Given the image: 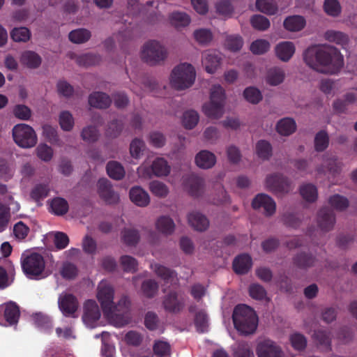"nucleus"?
<instances>
[{"label": "nucleus", "mask_w": 357, "mask_h": 357, "mask_svg": "<svg viewBox=\"0 0 357 357\" xmlns=\"http://www.w3.org/2000/svg\"><path fill=\"white\" fill-rule=\"evenodd\" d=\"M303 60L310 68L323 74H337L344 66L343 56L331 45L309 47L303 53Z\"/></svg>", "instance_id": "1"}, {"label": "nucleus", "mask_w": 357, "mask_h": 357, "mask_svg": "<svg viewBox=\"0 0 357 357\" xmlns=\"http://www.w3.org/2000/svg\"><path fill=\"white\" fill-rule=\"evenodd\" d=\"M232 319L234 328L243 335L255 333L258 326V317L250 307L240 304L234 307Z\"/></svg>", "instance_id": "2"}, {"label": "nucleus", "mask_w": 357, "mask_h": 357, "mask_svg": "<svg viewBox=\"0 0 357 357\" xmlns=\"http://www.w3.org/2000/svg\"><path fill=\"white\" fill-rule=\"evenodd\" d=\"M196 73L194 67L187 63L175 67L171 74V84L177 90L190 87L195 82Z\"/></svg>", "instance_id": "3"}, {"label": "nucleus", "mask_w": 357, "mask_h": 357, "mask_svg": "<svg viewBox=\"0 0 357 357\" xmlns=\"http://www.w3.org/2000/svg\"><path fill=\"white\" fill-rule=\"evenodd\" d=\"M167 56L166 48L156 40H149L143 46L142 59L149 65L153 66L160 63Z\"/></svg>", "instance_id": "4"}, {"label": "nucleus", "mask_w": 357, "mask_h": 357, "mask_svg": "<svg viewBox=\"0 0 357 357\" xmlns=\"http://www.w3.org/2000/svg\"><path fill=\"white\" fill-rule=\"evenodd\" d=\"M14 142L20 147H33L37 143V136L34 130L29 125H15L12 130Z\"/></svg>", "instance_id": "5"}, {"label": "nucleus", "mask_w": 357, "mask_h": 357, "mask_svg": "<svg viewBox=\"0 0 357 357\" xmlns=\"http://www.w3.org/2000/svg\"><path fill=\"white\" fill-rule=\"evenodd\" d=\"M22 268L29 278H35L42 274L45 269V260L38 253L33 252L21 258Z\"/></svg>", "instance_id": "6"}, {"label": "nucleus", "mask_w": 357, "mask_h": 357, "mask_svg": "<svg viewBox=\"0 0 357 357\" xmlns=\"http://www.w3.org/2000/svg\"><path fill=\"white\" fill-rule=\"evenodd\" d=\"M97 297L102 312L107 317H114V289L105 282H101L98 286Z\"/></svg>", "instance_id": "7"}, {"label": "nucleus", "mask_w": 357, "mask_h": 357, "mask_svg": "<svg viewBox=\"0 0 357 357\" xmlns=\"http://www.w3.org/2000/svg\"><path fill=\"white\" fill-rule=\"evenodd\" d=\"M266 186L276 195H283L291 190V182L289 178L281 174L275 173L268 175Z\"/></svg>", "instance_id": "8"}, {"label": "nucleus", "mask_w": 357, "mask_h": 357, "mask_svg": "<svg viewBox=\"0 0 357 357\" xmlns=\"http://www.w3.org/2000/svg\"><path fill=\"white\" fill-rule=\"evenodd\" d=\"M20 311L19 306L13 301L0 305V324L16 325L19 321Z\"/></svg>", "instance_id": "9"}, {"label": "nucleus", "mask_w": 357, "mask_h": 357, "mask_svg": "<svg viewBox=\"0 0 357 357\" xmlns=\"http://www.w3.org/2000/svg\"><path fill=\"white\" fill-rule=\"evenodd\" d=\"M318 261L319 260L315 255L306 251L298 252L292 257L294 266L304 271L315 267Z\"/></svg>", "instance_id": "10"}, {"label": "nucleus", "mask_w": 357, "mask_h": 357, "mask_svg": "<svg viewBox=\"0 0 357 357\" xmlns=\"http://www.w3.org/2000/svg\"><path fill=\"white\" fill-rule=\"evenodd\" d=\"M162 305L165 311L177 314L183 310L185 307V300L175 291H169L165 296Z\"/></svg>", "instance_id": "11"}, {"label": "nucleus", "mask_w": 357, "mask_h": 357, "mask_svg": "<svg viewBox=\"0 0 357 357\" xmlns=\"http://www.w3.org/2000/svg\"><path fill=\"white\" fill-rule=\"evenodd\" d=\"M256 352L258 357H282L281 348L269 339L259 342Z\"/></svg>", "instance_id": "12"}, {"label": "nucleus", "mask_w": 357, "mask_h": 357, "mask_svg": "<svg viewBox=\"0 0 357 357\" xmlns=\"http://www.w3.org/2000/svg\"><path fill=\"white\" fill-rule=\"evenodd\" d=\"M98 192L100 198L107 204H116L119 202V195L113 190L110 182L107 178L98 180Z\"/></svg>", "instance_id": "13"}, {"label": "nucleus", "mask_w": 357, "mask_h": 357, "mask_svg": "<svg viewBox=\"0 0 357 357\" xmlns=\"http://www.w3.org/2000/svg\"><path fill=\"white\" fill-rule=\"evenodd\" d=\"M252 206L255 209L263 208L266 216L273 215L276 209V204L272 197L266 194L257 195L252 202Z\"/></svg>", "instance_id": "14"}, {"label": "nucleus", "mask_w": 357, "mask_h": 357, "mask_svg": "<svg viewBox=\"0 0 357 357\" xmlns=\"http://www.w3.org/2000/svg\"><path fill=\"white\" fill-rule=\"evenodd\" d=\"M59 307L65 317H75L78 308L77 298L71 294H66L59 298Z\"/></svg>", "instance_id": "15"}, {"label": "nucleus", "mask_w": 357, "mask_h": 357, "mask_svg": "<svg viewBox=\"0 0 357 357\" xmlns=\"http://www.w3.org/2000/svg\"><path fill=\"white\" fill-rule=\"evenodd\" d=\"M335 223L333 211L328 207L321 208L317 214V224L320 229L327 232L333 229Z\"/></svg>", "instance_id": "16"}, {"label": "nucleus", "mask_w": 357, "mask_h": 357, "mask_svg": "<svg viewBox=\"0 0 357 357\" xmlns=\"http://www.w3.org/2000/svg\"><path fill=\"white\" fill-rule=\"evenodd\" d=\"M100 317V311L97 303L93 300H88L84 305L83 321L87 324H93Z\"/></svg>", "instance_id": "17"}, {"label": "nucleus", "mask_w": 357, "mask_h": 357, "mask_svg": "<svg viewBox=\"0 0 357 357\" xmlns=\"http://www.w3.org/2000/svg\"><path fill=\"white\" fill-rule=\"evenodd\" d=\"M185 186L192 197H198L204 192V181L202 178L191 174L185 179Z\"/></svg>", "instance_id": "18"}, {"label": "nucleus", "mask_w": 357, "mask_h": 357, "mask_svg": "<svg viewBox=\"0 0 357 357\" xmlns=\"http://www.w3.org/2000/svg\"><path fill=\"white\" fill-rule=\"evenodd\" d=\"M221 57L219 54L214 51L206 52L202 56V64L206 71L210 74L215 72L220 65Z\"/></svg>", "instance_id": "19"}, {"label": "nucleus", "mask_w": 357, "mask_h": 357, "mask_svg": "<svg viewBox=\"0 0 357 357\" xmlns=\"http://www.w3.org/2000/svg\"><path fill=\"white\" fill-rule=\"evenodd\" d=\"M130 200L140 207L146 206L150 202L149 194L141 187L135 186L130 190Z\"/></svg>", "instance_id": "20"}, {"label": "nucleus", "mask_w": 357, "mask_h": 357, "mask_svg": "<svg viewBox=\"0 0 357 357\" xmlns=\"http://www.w3.org/2000/svg\"><path fill=\"white\" fill-rule=\"evenodd\" d=\"M188 220L190 226L197 231H205L209 226L208 218L199 212L190 213L188 215Z\"/></svg>", "instance_id": "21"}, {"label": "nucleus", "mask_w": 357, "mask_h": 357, "mask_svg": "<svg viewBox=\"0 0 357 357\" xmlns=\"http://www.w3.org/2000/svg\"><path fill=\"white\" fill-rule=\"evenodd\" d=\"M89 105L98 109H106L112 103V99L109 96L103 92H93L89 97Z\"/></svg>", "instance_id": "22"}, {"label": "nucleus", "mask_w": 357, "mask_h": 357, "mask_svg": "<svg viewBox=\"0 0 357 357\" xmlns=\"http://www.w3.org/2000/svg\"><path fill=\"white\" fill-rule=\"evenodd\" d=\"M33 324L39 330L45 333H50L53 328L52 321L51 318L42 312H36L31 316Z\"/></svg>", "instance_id": "23"}, {"label": "nucleus", "mask_w": 357, "mask_h": 357, "mask_svg": "<svg viewBox=\"0 0 357 357\" xmlns=\"http://www.w3.org/2000/svg\"><path fill=\"white\" fill-rule=\"evenodd\" d=\"M252 267V259L246 254L240 255L233 261V269L237 274L247 273Z\"/></svg>", "instance_id": "24"}, {"label": "nucleus", "mask_w": 357, "mask_h": 357, "mask_svg": "<svg viewBox=\"0 0 357 357\" xmlns=\"http://www.w3.org/2000/svg\"><path fill=\"white\" fill-rule=\"evenodd\" d=\"M151 268L157 276L164 280L165 283H172L175 280H177L176 272L168 267L159 264H154L151 265Z\"/></svg>", "instance_id": "25"}, {"label": "nucleus", "mask_w": 357, "mask_h": 357, "mask_svg": "<svg viewBox=\"0 0 357 357\" xmlns=\"http://www.w3.org/2000/svg\"><path fill=\"white\" fill-rule=\"evenodd\" d=\"M295 52V46L292 42L284 41L277 45L275 53L282 61H288Z\"/></svg>", "instance_id": "26"}, {"label": "nucleus", "mask_w": 357, "mask_h": 357, "mask_svg": "<svg viewBox=\"0 0 357 357\" xmlns=\"http://www.w3.org/2000/svg\"><path fill=\"white\" fill-rule=\"evenodd\" d=\"M216 162L215 155L206 150L199 152L195 157L197 165L202 169H209L214 166Z\"/></svg>", "instance_id": "27"}, {"label": "nucleus", "mask_w": 357, "mask_h": 357, "mask_svg": "<svg viewBox=\"0 0 357 357\" xmlns=\"http://www.w3.org/2000/svg\"><path fill=\"white\" fill-rule=\"evenodd\" d=\"M155 227L158 232L165 236H169L174 231L175 223L170 217L162 215L156 220Z\"/></svg>", "instance_id": "28"}, {"label": "nucleus", "mask_w": 357, "mask_h": 357, "mask_svg": "<svg viewBox=\"0 0 357 357\" xmlns=\"http://www.w3.org/2000/svg\"><path fill=\"white\" fill-rule=\"evenodd\" d=\"M153 174L156 176H165L170 172V166L166 160L162 158H157L151 166Z\"/></svg>", "instance_id": "29"}, {"label": "nucleus", "mask_w": 357, "mask_h": 357, "mask_svg": "<svg viewBox=\"0 0 357 357\" xmlns=\"http://www.w3.org/2000/svg\"><path fill=\"white\" fill-rule=\"evenodd\" d=\"M140 239L137 229L133 228H124L121 231V241L128 246H135Z\"/></svg>", "instance_id": "30"}, {"label": "nucleus", "mask_w": 357, "mask_h": 357, "mask_svg": "<svg viewBox=\"0 0 357 357\" xmlns=\"http://www.w3.org/2000/svg\"><path fill=\"white\" fill-rule=\"evenodd\" d=\"M276 129L280 135L288 136L295 132L296 124L293 119L284 118L278 122Z\"/></svg>", "instance_id": "31"}, {"label": "nucleus", "mask_w": 357, "mask_h": 357, "mask_svg": "<svg viewBox=\"0 0 357 357\" xmlns=\"http://www.w3.org/2000/svg\"><path fill=\"white\" fill-rule=\"evenodd\" d=\"M285 73L283 69L274 67L270 68L266 75V82L271 86H278L283 82Z\"/></svg>", "instance_id": "32"}, {"label": "nucleus", "mask_w": 357, "mask_h": 357, "mask_svg": "<svg viewBox=\"0 0 357 357\" xmlns=\"http://www.w3.org/2000/svg\"><path fill=\"white\" fill-rule=\"evenodd\" d=\"M224 105L222 102H213L210 101L203 105V111L209 118L219 119L223 114Z\"/></svg>", "instance_id": "33"}, {"label": "nucleus", "mask_w": 357, "mask_h": 357, "mask_svg": "<svg viewBox=\"0 0 357 357\" xmlns=\"http://www.w3.org/2000/svg\"><path fill=\"white\" fill-rule=\"evenodd\" d=\"M305 20L300 15H293L287 17L284 21V26L290 31H298L304 28Z\"/></svg>", "instance_id": "34"}, {"label": "nucleus", "mask_w": 357, "mask_h": 357, "mask_svg": "<svg viewBox=\"0 0 357 357\" xmlns=\"http://www.w3.org/2000/svg\"><path fill=\"white\" fill-rule=\"evenodd\" d=\"M313 337L314 341L326 350H331V334L326 330L314 331Z\"/></svg>", "instance_id": "35"}, {"label": "nucleus", "mask_w": 357, "mask_h": 357, "mask_svg": "<svg viewBox=\"0 0 357 357\" xmlns=\"http://www.w3.org/2000/svg\"><path fill=\"white\" fill-rule=\"evenodd\" d=\"M106 169L108 176L114 180H121L125 176L123 167L116 161H109L107 164Z\"/></svg>", "instance_id": "36"}, {"label": "nucleus", "mask_w": 357, "mask_h": 357, "mask_svg": "<svg viewBox=\"0 0 357 357\" xmlns=\"http://www.w3.org/2000/svg\"><path fill=\"white\" fill-rule=\"evenodd\" d=\"M68 202L61 197L54 198L50 203V212L56 215H63L68 211Z\"/></svg>", "instance_id": "37"}, {"label": "nucleus", "mask_w": 357, "mask_h": 357, "mask_svg": "<svg viewBox=\"0 0 357 357\" xmlns=\"http://www.w3.org/2000/svg\"><path fill=\"white\" fill-rule=\"evenodd\" d=\"M324 38L326 40L331 43H335L337 45H345L347 44L349 41L348 36L343 32L334 31V30H328L325 32Z\"/></svg>", "instance_id": "38"}, {"label": "nucleus", "mask_w": 357, "mask_h": 357, "mask_svg": "<svg viewBox=\"0 0 357 357\" xmlns=\"http://www.w3.org/2000/svg\"><path fill=\"white\" fill-rule=\"evenodd\" d=\"M21 61L31 68H36L41 63V58L34 52L26 51L22 54Z\"/></svg>", "instance_id": "39"}, {"label": "nucleus", "mask_w": 357, "mask_h": 357, "mask_svg": "<svg viewBox=\"0 0 357 357\" xmlns=\"http://www.w3.org/2000/svg\"><path fill=\"white\" fill-rule=\"evenodd\" d=\"M314 149L317 152L324 151L329 145V137L326 131H319L314 139Z\"/></svg>", "instance_id": "40"}, {"label": "nucleus", "mask_w": 357, "mask_h": 357, "mask_svg": "<svg viewBox=\"0 0 357 357\" xmlns=\"http://www.w3.org/2000/svg\"><path fill=\"white\" fill-rule=\"evenodd\" d=\"M91 32L86 29H78L70 32L69 40L73 43H84L91 38Z\"/></svg>", "instance_id": "41"}, {"label": "nucleus", "mask_w": 357, "mask_h": 357, "mask_svg": "<svg viewBox=\"0 0 357 357\" xmlns=\"http://www.w3.org/2000/svg\"><path fill=\"white\" fill-rule=\"evenodd\" d=\"M101 61L100 55L92 53L82 54L77 57V63L80 66L89 67L98 65Z\"/></svg>", "instance_id": "42"}, {"label": "nucleus", "mask_w": 357, "mask_h": 357, "mask_svg": "<svg viewBox=\"0 0 357 357\" xmlns=\"http://www.w3.org/2000/svg\"><path fill=\"white\" fill-rule=\"evenodd\" d=\"M171 24L176 28L185 27L190 22L188 15L181 12H174L169 16Z\"/></svg>", "instance_id": "43"}, {"label": "nucleus", "mask_w": 357, "mask_h": 357, "mask_svg": "<svg viewBox=\"0 0 357 357\" xmlns=\"http://www.w3.org/2000/svg\"><path fill=\"white\" fill-rule=\"evenodd\" d=\"M300 194L305 201L308 202H314L317 200L318 193L315 185L307 183L303 185L300 188Z\"/></svg>", "instance_id": "44"}, {"label": "nucleus", "mask_w": 357, "mask_h": 357, "mask_svg": "<svg viewBox=\"0 0 357 357\" xmlns=\"http://www.w3.org/2000/svg\"><path fill=\"white\" fill-rule=\"evenodd\" d=\"M199 119L198 113L195 110H188L183 113L182 123L186 129L194 128Z\"/></svg>", "instance_id": "45"}, {"label": "nucleus", "mask_w": 357, "mask_h": 357, "mask_svg": "<svg viewBox=\"0 0 357 357\" xmlns=\"http://www.w3.org/2000/svg\"><path fill=\"white\" fill-rule=\"evenodd\" d=\"M50 188L47 184H37L31 191V197L36 202L45 199L48 196Z\"/></svg>", "instance_id": "46"}, {"label": "nucleus", "mask_w": 357, "mask_h": 357, "mask_svg": "<svg viewBox=\"0 0 357 357\" xmlns=\"http://www.w3.org/2000/svg\"><path fill=\"white\" fill-rule=\"evenodd\" d=\"M195 325L199 333H205L208 331V316L204 310H199L195 316Z\"/></svg>", "instance_id": "47"}, {"label": "nucleus", "mask_w": 357, "mask_h": 357, "mask_svg": "<svg viewBox=\"0 0 357 357\" xmlns=\"http://www.w3.org/2000/svg\"><path fill=\"white\" fill-rule=\"evenodd\" d=\"M256 152L259 158L268 160L272 155V146L266 140H259L256 144Z\"/></svg>", "instance_id": "48"}, {"label": "nucleus", "mask_w": 357, "mask_h": 357, "mask_svg": "<svg viewBox=\"0 0 357 357\" xmlns=\"http://www.w3.org/2000/svg\"><path fill=\"white\" fill-rule=\"evenodd\" d=\"M328 203L333 208L340 211L347 208L349 204L347 198L338 194L330 197Z\"/></svg>", "instance_id": "49"}, {"label": "nucleus", "mask_w": 357, "mask_h": 357, "mask_svg": "<svg viewBox=\"0 0 357 357\" xmlns=\"http://www.w3.org/2000/svg\"><path fill=\"white\" fill-rule=\"evenodd\" d=\"M123 128V123L121 121L114 119L109 124L106 130V136L109 138H116L120 135Z\"/></svg>", "instance_id": "50"}, {"label": "nucleus", "mask_w": 357, "mask_h": 357, "mask_svg": "<svg viewBox=\"0 0 357 357\" xmlns=\"http://www.w3.org/2000/svg\"><path fill=\"white\" fill-rule=\"evenodd\" d=\"M243 96L248 102L252 104H257L262 100L261 91L254 86L246 88L243 91Z\"/></svg>", "instance_id": "51"}, {"label": "nucleus", "mask_w": 357, "mask_h": 357, "mask_svg": "<svg viewBox=\"0 0 357 357\" xmlns=\"http://www.w3.org/2000/svg\"><path fill=\"white\" fill-rule=\"evenodd\" d=\"M324 9L326 13L332 17H337L342 11L340 2L337 0H325Z\"/></svg>", "instance_id": "52"}, {"label": "nucleus", "mask_w": 357, "mask_h": 357, "mask_svg": "<svg viewBox=\"0 0 357 357\" xmlns=\"http://www.w3.org/2000/svg\"><path fill=\"white\" fill-rule=\"evenodd\" d=\"M10 37L15 42H26L31 37V32L26 27L14 28L10 32Z\"/></svg>", "instance_id": "53"}, {"label": "nucleus", "mask_w": 357, "mask_h": 357, "mask_svg": "<svg viewBox=\"0 0 357 357\" xmlns=\"http://www.w3.org/2000/svg\"><path fill=\"white\" fill-rule=\"evenodd\" d=\"M256 7L259 11L268 15H274L278 10L273 0H257Z\"/></svg>", "instance_id": "54"}, {"label": "nucleus", "mask_w": 357, "mask_h": 357, "mask_svg": "<svg viewBox=\"0 0 357 357\" xmlns=\"http://www.w3.org/2000/svg\"><path fill=\"white\" fill-rule=\"evenodd\" d=\"M142 290L147 298H153L158 290V284L155 280H144L142 284Z\"/></svg>", "instance_id": "55"}, {"label": "nucleus", "mask_w": 357, "mask_h": 357, "mask_svg": "<svg viewBox=\"0 0 357 357\" xmlns=\"http://www.w3.org/2000/svg\"><path fill=\"white\" fill-rule=\"evenodd\" d=\"M81 137L85 142H95L98 139L99 132L96 126H88L82 129Z\"/></svg>", "instance_id": "56"}, {"label": "nucleus", "mask_w": 357, "mask_h": 357, "mask_svg": "<svg viewBox=\"0 0 357 357\" xmlns=\"http://www.w3.org/2000/svg\"><path fill=\"white\" fill-rule=\"evenodd\" d=\"M120 263L123 271L126 272L135 273L137 271V261L131 256H121L120 258Z\"/></svg>", "instance_id": "57"}, {"label": "nucleus", "mask_w": 357, "mask_h": 357, "mask_svg": "<svg viewBox=\"0 0 357 357\" xmlns=\"http://www.w3.org/2000/svg\"><path fill=\"white\" fill-rule=\"evenodd\" d=\"M243 45V38L238 35L228 36L225 40L226 47L231 52L240 50Z\"/></svg>", "instance_id": "58"}, {"label": "nucleus", "mask_w": 357, "mask_h": 357, "mask_svg": "<svg viewBox=\"0 0 357 357\" xmlns=\"http://www.w3.org/2000/svg\"><path fill=\"white\" fill-rule=\"evenodd\" d=\"M59 124L63 130H71L74 126L73 115L68 111L62 112L59 115Z\"/></svg>", "instance_id": "59"}, {"label": "nucleus", "mask_w": 357, "mask_h": 357, "mask_svg": "<svg viewBox=\"0 0 357 357\" xmlns=\"http://www.w3.org/2000/svg\"><path fill=\"white\" fill-rule=\"evenodd\" d=\"M234 357H254L249 344L245 342H238L234 349Z\"/></svg>", "instance_id": "60"}, {"label": "nucleus", "mask_w": 357, "mask_h": 357, "mask_svg": "<svg viewBox=\"0 0 357 357\" xmlns=\"http://www.w3.org/2000/svg\"><path fill=\"white\" fill-rule=\"evenodd\" d=\"M252 26L257 30L264 31L270 26L269 20L261 15H255L250 20Z\"/></svg>", "instance_id": "61"}, {"label": "nucleus", "mask_w": 357, "mask_h": 357, "mask_svg": "<svg viewBox=\"0 0 357 357\" xmlns=\"http://www.w3.org/2000/svg\"><path fill=\"white\" fill-rule=\"evenodd\" d=\"M225 93L224 89L219 84L214 85L211 89L210 101L225 104Z\"/></svg>", "instance_id": "62"}, {"label": "nucleus", "mask_w": 357, "mask_h": 357, "mask_svg": "<svg viewBox=\"0 0 357 357\" xmlns=\"http://www.w3.org/2000/svg\"><path fill=\"white\" fill-rule=\"evenodd\" d=\"M153 349L158 357H166L170 354V345L165 341H156Z\"/></svg>", "instance_id": "63"}, {"label": "nucleus", "mask_w": 357, "mask_h": 357, "mask_svg": "<svg viewBox=\"0 0 357 357\" xmlns=\"http://www.w3.org/2000/svg\"><path fill=\"white\" fill-rule=\"evenodd\" d=\"M270 48L269 43L263 39H259L252 43L250 50L255 54H262L266 52Z\"/></svg>", "instance_id": "64"}]
</instances>
